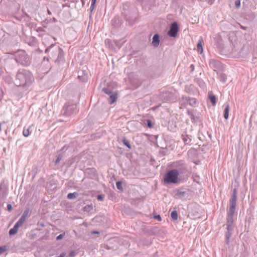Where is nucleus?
<instances>
[{"instance_id": "cd10ccee", "label": "nucleus", "mask_w": 257, "mask_h": 257, "mask_svg": "<svg viewBox=\"0 0 257 257\" xmlns=\"http://www.w3.org/2000/svg\"><path fill=\"white\" fill-rule=\"evenodd\" d=\"M209 99L213 105H215L216 103V98L213 94L209 95Z\"/></svg>"}, {"instance_id": "37998d69", "label": "nucleus", "mask_w": 257, "mask_h": 257, "mask_svg": "<svg viewBox=\"0 0 257 257\" xmlns=\"http://www.w3.org/2000/svg\"><path fill=\"white\" fill-rule=\"evenodd\" d=\"M77 254H78V252H76V251L72 250V251H70V252L69 253V257H75V256L77 255Z\"/></svg>"}, {"instance_id": "e2e57ef3", "label": "nucleus", "mask_w": 257, "mask_h": 257, "mask_svg": "<svg viewBox=\"0 0 257 257\" xmlns=\"http://www.w3.org/2000/svg\"><path fill=\"white\" fill-rule=\"evenodd\" d=\"M53 20H54V21L55 22L56 21V19L55 18H53Z\"/></svg>"}, {"instance_id": "de8ad7c7", "label": "nucleus", "mask_w": 257, "mask_h": 257, "mask_svg": "<svg viewBox=\"0 0 257 257\" xmlns=\"http://www.w3.org/2000/svg\"><path fill=\"white\" fill-rule=\"evenodd\" d=\"M235 7L237 9L239 8L240 7V0H236L235 1Z\"/></svg>"}, {"instance_id": "9b49d317", "label": "nucleus", "mask_w": 257, "mask_h": 257, "mask_svg": "<svg viewBox=\"0 0 257 257\" xmlns=\"http://www.w3.org/2000/svg\"><path fill=\"white\" fill-rule=\"evenodd\" d=\"M78 78L79 79L83 82H86L88 80V71L87 69L80 70L78 71Z\"/></svg>"}, {"instance_id": "2eb2a0df", "label": "nucleus", "mask_w": 257, "mask_h": 257, "mask_svg": "<svg viewBox=\"0 0 257 257\" xmlns=\"http://www.w3.org/2000/svg\"><path fill=\"white\" fill-rule=\"evenodd\" d=\"M86 173L90 175L91 178H94L97 175V171L94 168H89L86 170Z\"/></svg>"}, {"instance_id": "a878e982", "label": "nucleus", "mask_w": 257, "mask_h": 257, "mask_svg": "<svg viewBox=\"0 0 257 257\" xmlns=\"http://www.w3.org/2000/svg\"><path fill=\"white\" fill-rule=\"evenodd\" d=\"M78 193L76 192L73 193H69L67 195V198L69 199H73L76 198L78 196Z\"/></svg>"}, {"instance_id": "423d86ee", "label": "nucleus", "mask_w": 257, "mask_h": 257, "mask_svg": "<svg viewBox=\"0 0 257 257\" xmlns=\"http://www.w3.org/2000/svg\"><path fill=\"white\" fill-rule=\"evenodd\" d=\"M173 166L176 168L175 169L182 174L186 173L187 171V167L182 160L174 162Z\"/></svg>"}, {"instance_id": "f3484780", "label": "nucleus", "mask_w": 257, "mask_h": 257, "mask_svg": "<svg viewBox=\"0 0 257 257\" xmlns=\"http://www.w3.org/2000/svg\"><path fill=\"white\" fill-rule=\"evenodd\" d=\"M237 193V190L236 189L234 188L232 191L231 198L229 201V204L233 203L236 204Z\"/></svg>"}, {"instance_id": "c756f323", "label": "nucleus", "mask_w": 257, "mask_h": 257, "mask_svg": "<svg viewBox=\"0 0 257 257\" xmlns=\"http://www.w3.org/2000/svg\"><path fill=\"white\" fill-rule=\"evenodd\" d=\"M171 216L173 220L175 221L178 219V213L176 210H173L171 213Z\"/></svg>"}, {"instance_id": "8fccbe9b", "label": "nucleus", "mask_w": 257, "mask_h": 257, "mask_svg": "<svg viewBox=\"0 0 257 257\" xmlns=\"http://www.w3.org/2000/svg\"><path fill=\"white\" fill-rule=\"evenodd\" d=\"M26 218L24 217V216H21L20 218L19 219V221H20L22 224H23L26 221Z\"/></svg>"}, {"instance_id": "b1692460", "label": "nucleus", "mask_w": 257, "mask_h": 257, "mask_svg": "<svg viewBox=\"0 0 257 257\" xmlns=\"http://www.w3.org/2000/svg\"><path fill=\"white\" fill-rule=\"evenodd\" d=\"M120 21L118 17L114 18L111 21L112 26L114 27H117L120 25Z\"/></svg>"}, {"instance_id": "603ef678", "label": "nucleus", "mask_w": 257, "mask_h": 257, "mask_svg": "<svg viewBox=\"0 0 257 257\" xmlns=\"http://www.w3.org/2000/svg\"><path fill=\"white\" fill-rule=\"evenodd\" d=\"M13 206L11 204H9L7 205V209L9 212H11L12 210Z\"/></svg>"}, {"instance_id": "a19ab883", "label": "nucleus", "mask_w": 257, "mask_h": 257, "mask_svg": "<svg viewBox=\"0 0 257 257\" xmlns=\"http://www.w3.org/2000/svg\"><path fill=\"white\" fill-rule=\"evenodd\" d=\"M22 224H23L18 220L14 225V227L17 230H18V229L20 226L22 225Z\"/></svg>"}, {"instance_id": "a18cd8bd", "label": "nucleus", "mask_w": 257, "mask_h": 257, "mask_svg": "<svg viewBox=\"0 0 257 257\" xmlns=\"http://www.w3.org/2000/svg\"><path fill=\"white\" fill-rule=\"evenodd\" d=\"M65 232H64V233H63L62 234H59V235H58L56 237V240H60L62 239L64 237V236H65Z\"/></svg>"}, {"instance_id": "69168bd1", "label": "nucleus", "mask_w": 257, "mask_h": 257, "mask_svg": "<svg viewBox=\"0 0 257 257\" xmlns=\"http://www.w3.org/2000/svg\"><path fill=\"white\" fill-rule=\"evenodd\" d=\"M127 5H129V3L126 4L125 6H127Z\"/></svg>"}, {"instance_id": "9d476101", "label": "nucleus", "mask_w": 257, "mask_h": 257, "mask_svg": "<svg viewBox=\"0 0 257 257\" xmlns=\"http://www.w3.org/2000/svg\"><path fill=\"white\" fill-rule=\"evenodd\" d=\"M122 13L125 15L126 20L129 21L130 23H134L137 18V10L136 8H134L130 14Z\"/></svg>"}, {"instance_id": "5fc2aeb1", "label": "nucleus", "mask_w": 257, "mask_h": 257, "mask_svg": "<svg viewBox=\"0 0 257 257\" xmlns=\"http://www.w3.org/2000/svg\"><path fill=\"white\" fill-rule=\"evenodd\" d=\"M91 234H99V232L98 231H93L91 232Z\"/></svg>"}, {"instance_id": "0eeeda50", "label": "nucleus", "mask_w": 257, "mask_h": 257, "mask_svg": "<svg viewBox=\"0 0 257 257\" xmlns=\"http://www.w3.org/2000/svg\"><path fill=\"white\" fill-rule=\"evenodd\" d=\"M179 31V28L178 23L176 22H174L170 26V29L168 32V35L171 37L175 38L177 36Z\"/></svg>"}, {"instance_id": "c03bdc74", "label": "nucleus", "mask_w": 257, "mask_h": 257, "mask_svg": "<svg viewBox=\"0 0 257 257\" xmlns=\"http://www.w3.org/2000/svg\"><path fill=\"white\" fill-rule=\"evenodd\" d=\"M7 250V246L5 245L0 246V254L3 253Z\"/></svg>"}, {"instance_id": "72a5a7b5", "label": "nucleus", "mask_w": 257, "mask_h": 257, "mask_svg": "<svg viewBox=\"0 0 257 257\" xmlns=\"http://www.w3.org/2000/svg\"><path fill=\"white\" fill-rule=\"evenodd\" d=\"M122 142H123V144L124 145H125L126 147H127L129 149H131V146L130 144V142L128 140L125 139H123L122 140Z\"/></svg>"}, {"instance_id": "774afa93", "label": "nucleus", "mask_w": 257, "mask_h": 257, "mask_svg": "<svg viewBox=\"0 0 257 257\" xmlns=\"http://www.w3.org/2000/svg\"><path fill=\"white\" fill-rule=\"evenodd\" d=\"M1 189V184L0 185V190Z\"/></svg>"}, {"instance_id": "f704fd0d", "label": "nucleus", "mask_w": 257, "mask_h": 257, "mask_svg": "<svg viewBox=\"0 0 257 257\" xmlns=\"http://www.w3.org/2000/svg\"><path fill=\"white\" fill-rule=\"evenodd\" d=\"M116 46L118 48L120 49L121 47V46L122 45V43L121 42V40H115L114 41Z\"/></svg>"}, {"instance_id": "7c9ffc66", "label": "nucleus", "mask_w": 257, "mask_h": 257, "mask_svg": "<svg viewBox=\"0 0 257 257\" xmlns=\"http://www.w3.org/2000/svg\"><path fill=\"white\" fill-rule=\"evenodd\" d=\"M102 91L104 92L105 94H107L108 95H110L113 92L108 87H104L102 89Z\"/></svg>"}, {"instance_id": "f257e3e1", "label": "nucleus", "mask_w": 257, "mask_h": 257, "mask_svg": "<svg viewBox=\"0 0 257 257\" xmlns=\"http://www.w3.org/2000/svg\"><path fill=\"white\" fill-rule=\"evenodd\" d=\"M34 81L32 73L28 70L20 69L16 75L14 83L18 87L29 86Z\"/></svg>"}, {"instance_id": "58836bf2", "label": "nucleus", "mask_w": 257, "mask_h": 257, "mask_svg": "<svg viewBox=\"0 0 257 257\" xmlns=\"http://www.w3.org/2000/svg\"><path fill=\"white\" fill-rule=\"evenodd\" d=\"M30 215V210L29 208H27L23 212L22 216H24L25 217L27 218Z\"/></svg>"}, {"instance_id": "c85d7f7f", "label": "nucleus", "mask_w": 257, "mask_h": 257, "mask_svg": "<svg viewBox=\"0 0 257 257\" xmlns=\"http://www.w3.org/2000/svg\"><path fill=\"white\" fill-rule=\"evenodd\" d=\"M144 124L147 126L148 127L151 128L153 127V123L152 120L147 119L144 120Z\"/></svg>"}, {"instance_id": "f8f14e48", "label": "nucleus", "mask_w": 257, "mask_h": 257, "mask_svg": "<svg viewBox=\"0 0 257 257\" xmlns=\"http://www.w3.org/2000/svg\"><path fill=\"white\" fill-rule=\"evenodd\" d=\"M209 65L211 67L214 69H221L222 68V64L219 61L214 59H211L210 60Z\"/></svg>"}, {"instance_id": "5701e85b", "label": "nucleus", "mask_w": 257, "mask_h": 257, "mask_svg": "<svg viewBox=\"0 0 257 257\" xmlns=\"http://www.w3.org/2000/svg\"><path fill=\"white\" fill-rule=\"evenodd\" d=\"M217 74L218 75V78L220 81L225 82L226 81L227 76L224 73L222 72H217Z\"/></svg>"}, {"instance_id": "4be33fe9", "label": "nucleus", "mask_w": 257, "mask_h": 257, "mask_svg": "<svg viewBox=\"0 0 257 257\" xmlns=\"http://www.w3.org/2000/svg\"><path fill=\"white\" fill-rule=\"evenodd\" d=\"M181 138L185 145L188 144L191 141V139L189 137V136L187 135L186 133H184L181 135Z\"/></svg>"}, {"instance_id": "4d7b16f0", "label": "nucleus", "mask_w": 257, "mask_h": 257, "mask_svg": "<svg viewBox=\"0 0 257 257\" xmlns=\"http://www.w3.org/2000/svg\"><path fill=\"white\" fill-rule=\"evenodd\" d=\"M44 60H47V61L49 60V58L48 57H45L43 59Z\"/></svg>"}, {"instance_id": "6e6d98bb", "label": "nucleus", "mask_w": 257, "mask_h": 257, "mask_svg": "<svg viewBox=\"0 0 257 257\" xmlns=\"http://www.w3.org/2000/svg\"><path fill=\"white\" fill-rule=\"evenodd\" d=\"M240 28L243 30H246L247 29V27L242 26L241 25H240Z\"/></svg>"}, {"instance_id": "473e14b6", "label": "nucleus", "mask_w": 257, "mask_h": 257, "mask_svg": "<svg viewBox=\"0 0 257 257\" xmlns=\"http://www.w3.org/2000/svg\"><path fill=\"white\" fill-rule=\"evenodd\" d=\"M96 0H91V4L89 10L90 11L91 13H92V11L94 10L95 6L96 4Z\"/></svg>"}, {"instance_id": "09e8293b", "label": "nucleus", "mask_w": 257, "mask_h": 257, "mask_svg": "<svg viewBox=\"0 0 257 257\" xmlns=\"http://www.w3.org/2000/svg\"><path fill=\"white\" fill-rule=\"evenodd\" d=\"M26 218L24 217V216H21L20 218L19 219V221H20L22 224H23L26 221Z\"/></svg>"}, {"instance_id": "39448f33", "label": "nucleus", "mask_w": 257, "mask_h": 257, "mask_svg": "<svg viewBox=\"0 0 257 257\" xmlns=\"http://www.w3.org/2000/svg\"><path fill=\"white\" fill-rule=\"evenodd\" d=\"M77 111L76 105L68 102L66 103L64 105L61 110V114L66 116H70L76 113Z\"/></svg>"}, {"instance_id": "1a4fd4ad", "label": "nucleus", "mask_w": 257, "mask_h": 257, "mask_svg": "<svg viewBox=\"0 0 257 257\" xmlns=\"http://www.w3.org/2000/svg\"><path fill=\"white\" fill-rule=\"evenodd\" d=\"M234 228L233 223L226 222L227 231L225 233V242L228 244L229 243V238L232 235V232Z\"/></svg>"}, {"instance_id": "c9c22d12", "label": "nucleus", "mask_w": 257, "mask_h": 257, "mask_svg": "<svg viewBox=\"0 0 257 257\" xmlns=\"http://www.w3.org/2000/svg\"><path fill=\"white\" fill-rule=\"evenodd\" d=\"M30 128H24V130H23V134L24 135V136H25V137H28L29 135H30Z\"/></svg>"}, {"instance_id": "7ed1b4c3", "label": "nucleus", "mask_w": 257, "mask_h": 257, "mask_svg": "<svg viewBox=\"0 0 257 257\" xmlns=\"http://www.w3.org/2000/svg\"><path fill=\"white\" fill-rule=\"evenodd\" d=\"M16 61L23 66H28L31 64L30 56L26 53L25 51L19 50L15 56Z\"/></svg>"}, {"instance_id": "2f4dec72", "label": "nucleus", "mask_w": 257, "mask_h": 257, "mask_svg": "<svg viewBox=\"0 0 257 257\" xmlns=\"http://www.w3.org/2000/svg\"><path fill=\"white\" fill-rule=\"evenodd\" d=\"M116 188L118 190H120L121 191L123 190L121 181H117L116 182Z\"/></svg>"}, {"instance_id": "ea45409f", "label": "nucleus", "mask_w": 257, "mask_h": 257, "mask_svg": "<svg viewBox=\"0 0 257 257\" xmlns=\"http://www.w3.org/2000/svg\"><path fill=\"white\" fill-rule=\"evenodd\" d=\"M22 224H23L18 220L14 225V227L17 230H18V229L20 226L22 225Z\"/></svg>"}, {"instance_id": "ddd939ff", "label": "nucleus", "mask_w": 257, "mask_h": 257, "mask_svg": "<svg viewBox=\"0 0 257 257\" xmlns=\"http://www.w3.org/2000/svg\"><path fill=\"white\" fill-rule=\"evenodd\" d=\"M160 42V35L158 34H155L153 37L152 42V45L154 47H158Z\"/></svg>"}, {"instance_id": "bf43d9fd", "label": "nucleus", "mask_w": 257, "mask_h": 257, "mask_svg": "<svg viewBox=\"0 0 257 257\" xmlns=\"http://www.w3.org/2000/svg\"><path fill=\"white\" fill-rule=\"evenodd\" d=\"M47 12H48V14H49V15L51 14V12L50 11V10H48Z\"/></svg>"}, {"instance_id": "4c0bfd02", "label": "nucleus", "mask_w": 257, "mask_h": 257, "mask_svg": "<svg viewBox=\"0 0 257 257\" xmlns=\"http://www.w3.org/2000/svg\"><path fill=\"white\" fill-rule=\"evenodd\" d=\"M83 209L85 211L89 212L93 209L92 205H86Z\"/></svg>"}, {"instance_id": "aec40b11", "label": "nucleus", "mask_w": 257, "mask_h": 257, "mask_svg": "<svg viewBox=\"0 0 257 257\" xmlns=\"http://www.w3.org/2000/svg\"><path fill=\"white\" fill-rule=\"evenodd\" d=\"M203 39L202 38H201L199 39V40L198 42V43L197 44V51L200 54H202L203 52Z\"/></svg>"}, {"instance_id": "e433bc0d", "label": "nucleus", "mask_w": 257, "mask_h": 257, "mask_svg": "<svg viewBox=\"0 0 257 257\" xmlns=\"http://www.w3.org/2000/svg\"><path fill=\"white\" fill-rule=\"evenodd\" d=\"M17 232L18 230L13 227L12 228L10 229L9 233L10 235H14L16 234L17 233Z\"/></svg>"}, {"instance_id": "a211bd4d", "label": "nucleus", "mask_w": 257, "mask_h": 257, "mask_svg": "<svg viewBox=\"0 0 257 257\" xmlns=\"http://www.w3.org/2000/svg\"><path fill=\"white\" fill-rule=\"evenodd\" d=\"M183 98L191 106H193L196 103V100L195 98L187 97V96L183 97Z\"/></svg>"}, {"instance_id": "6ab92c4d", "label": "nucleus", "mask_w": 257, "mask_h": 257, "mask_svg": "<svg viewBox=\"0 0 257 257\" xmlns=\"http://www.w3.org/2000/svg\"><path fill=\"white\" fill-rule=\"evenodd\" d=\"M224 109L223 112V116L225 119H228L229 116V105L228 103H225L224 105Z\"/></svg>"}, {"instance_id": "bb28decb", "label": "nucleus", "mask_w": 257, "mask_h": 257, "mask_svg": "<svg viewBox=\"0 0 257 257\" xmlns=\"http://www.w3.org/2000/svg\"><path fill=\"white\" fill-rule=\"evenodd\" d=\"M143 229V231L145 233H148L150 235H153L154 234V232L152 230V228H149L148 227H145Z\"/></svg>"}, {"instance_id": "338daca9", "label": "nucleus", "mask_w": 257, "mask_h": 257, "mask_svg": "<svg viewBox=\"0 0 257 257\" xmlns=\"http://www.w3.org/2000/svg\"><path fill=\"white\" fill-rule=\"evenodd\" d=\"M127 5H129V3L126 4L125 6H127Z\"/></svg>"}, {"instance_id": "f03ea898", "label": "nucleus", "mask_w": 257, "mask_h": 257, "mask_svg": "<svg viewBox=\"0 0 257 257\" xmlns=\"http://www.w3.org/2000/svg\"><path fill=\"white\" fill-rule=\"evenodd\" d=\"M180 174L176 169L170 170L164 175V182L166 184H177L179 182V176Z\"/></svg>"}, {"instance_id": "6e6552de", "label": "nucleus", "mask_w": 257, "mask_h": 257, "mask_svg": "<svg viewBox=\"0 0 257 257\" xmlns=\"http://www.w3.org/2000/svg\"><path fill=\"white\" fill-rule=\"evenodd\" d=\"M236 204H229V208L227 213L226 222L233 223V216L236 209Z\"/></svg>"}, {"instance_id": "393cba45", "label": "nucleus", "mask_w": 257, "mask_h": 257, "mask_svg": "<svg viewBox=\"0 0 257 257\" xmlns=\"http://www.w3.org/2000/svg\"><path fill=\"white\" fill-rule=\"evenodd\" d=\"M187 113L190 116L191 121L193 122H196V121L198 120V117L193 113V112L191 111H188Z\"/></svg>"}, {"instance_id": "052dcab7", "label": "nucleus", "mask_w": 257, "mask_h": 257, "mask_svg": "<svg viewBox=\"0 0 257 257\" xmlns=\"http://www.w3.org/2000/svg\"><path fill=\"white\" fill-rule=\"evenodd\" d=\"M1 125H2V124L0 123V132H1V130H2Z\"/></svg>"}, {"instance_id": "20e7f679", "label": "nucleus", "mask_w": 257, "mask_h": 257, "mask_svg": "<svg viewBox=\"0 0 257 257\" xmlns=\"http://www.w3.org/2000/svg\"><path fill=\"white\" fill-rule=\"evenodd\" d=\"M55 46V45H51L45 50V53L51 52V54L52 56L54 54H58L57 59L55 60V62H60L63 59V52L59 47Z\"/></svg>"}, {"instance_id": "412c9836", "label": "nucleus", "mask_w": 257, "mask_h": 257, "mask_svg": "<svg viewBox=\"0 0 257 257\" xmlns=\"http://www.w3.org/2000/svg\"><path fill=\"white\" fill-rule=\"evenodd\" d=\"M117 98V94L116 92H113L109 95V102L110 104L114 103Z\"/></svg>"}, {"instance_id": "49530a36", "label": "nucleus", "mask_w": 257, "mask_h": 257, "mask_svg": "<svg viewBox=\"0 0 257 257\" xmlns=\"http://www.w3.org/2000/svg\"><path fill=\"white\" fill-rule=\"evenodd\" d=\"M104 196L103 194H99L97 196V199L99 201H102L104 198Z\"/></svg>"}, {"instance_id": "864d4df0", "label": "nucleus", "mask_w": 257, "mask_h": 257, "mask_svg": "<svg viewBox=\"0 0 257 257\" xmlns=\"http://www.w3.org/2000/svg\"><path fill=\"white\" fill-rule=\"evenodd\" d=\"M190 69H191V71H192H192H194V65H193V64H191V65H190Z\"/></svg>"}, {"instance_id": "680f3d73", "label": "nucleus", "mask_w": 257, "mask_h": 257, "mask_svg": "<svg viewBox=\"0 0 257 257\" xmlns=\"http://www.w3.org/2000/svg\"><path fill=\"white\" fill-rule=\"evenodd\" d=\"M109 41V40H105V43H106V41Z\"/></svg>"}, {"instance_id": "4468645a", "label": "nucleus", "mask_w": 257, "mask_h": 257, "mask_svg": "<svg viewBox=\"0 0 257 257\" xmlns=\"http://www.w3.org/2000/svg\"><path fill=\"white\" fill-rule=\"evenodd\" d=\"M174 193L176 197L182 198L186 194V191H182L181 189H177L174 191Z\"/></svg>"}, {"instance_id": "dca6fc26", "label": "nucleus", "mask_w": 257, "mask_h": 257, "mask_svg": "<svg viewBox=\"0 0 257 257\" xmlns=\"http://www.w3.org/2000/svg\"><path fill=\"white\" fill-rule=\"evenodd\" d=\"M64 156V154H63L62 153H59V152H57V153L56 155V159L55 160L53 161L55 165H56L59 164L61 162V161L63 160Z\"/></svg>"}, {"instance_id": "13d9d810", "label": "nucleus", "mask_w": 257, "mask_h": 257, "mask_svg": "<svg viewBox=\"0 0 257 257\" xmlns=\"http://www.w3.org/2000/svg\"><path fill=\"white\" fill-rule=\"evenodd\" d=\"M81 2H82V5L83 6L85 4V1L84 0H81Z\"/></svg>"}, {"instance_id": "0e129e2a", "label": "nucleus", "mask_w": 257, "mask_h": 257, "mask_svg": "<svg viewBox=\"0 0 257 257\" xmlns=\"http://www.w3.org/2000/svg\"><path fill=\"white\" fill-rule=\"evenodd\" d=\"M127 5H129V3L126 4L125 6H127Z\"/></svg>"}, {"instance_id": "79ce46f5", "label": "nucleus", "mask_w": 257, "mask_h": 257, "mask_svg": "<svg viewBox=\"0 0 257 257\" xmlns=\"http://www.w3.org/2000/svg\"><path fill=\"white\" fill-rule=\"evenodd\" d=\"M22 224H23L18 220L14 225V227L17 230H18V229L20 226L22 225Z\"/></svg>"}, {"instance_id": "3c124183", "label": "nucleus", "mask_w": 257, "mask_h": 257, "mask_svg": "<svg viewBox=\"0 0 257 257\" xmlns=\"http://www.w3.org/2000/svg\"><path fill=\"white\" fill-rule=\"evenodd\" d=\"M154 218L158 220V221H161L162 218L161 216L160 215H157L154 216Z\"/></svg>"}]
</instances>
